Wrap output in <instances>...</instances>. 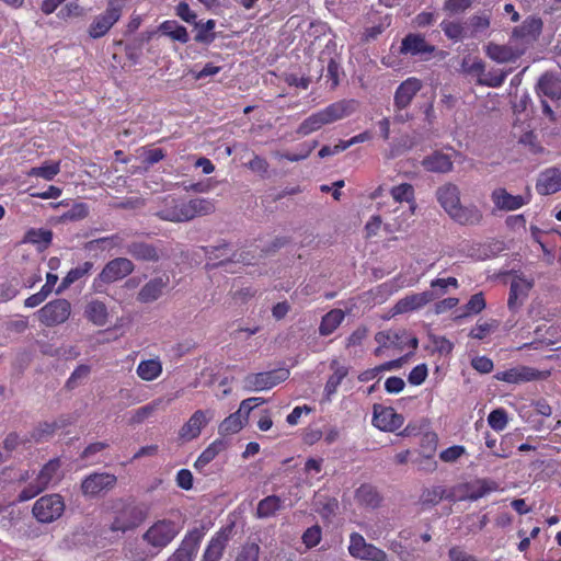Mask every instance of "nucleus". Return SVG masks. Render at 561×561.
Segmentation results:
<instances>
[{
	"instance_id": "nucleus-60",
	"label": "nucleus",
	"mask_w": 561,
	"mask_h": 561,
	"mask_svg": "<svg viewBox=\"0 0 561 561\" xmlns=\"http://www.w3.org/2000/svg\"><path fill=\"white\" fill-rule=\"evenodd\" d=\"M175 14L184 22L188 23V24H195L196 23V19H197V14L191 10L190 5L187 2L185 1H181L178 3V5L175 7Z\"/></svg>"
},
{
	"instance_id": "nucleus-64",
	"label": "nucleus",
	"mask_w": 561,
	"mask_h": 561,
	"mask_svg": "<svg viewBox=\"0 0 561 561\" xmlns=\"http://www.w3.org/2000/svg\"><path fill=\"white\" fill-rule=\"evenodd\" d=\"M260 547L256 543L244 546L236 561H259Z\"/></svg>"
},
{
	"instance_id": "nucleus-46",
	"label": "nucleus",
	"mask_w": 561,
	"mask_h": 561,
	"mask_svg": "<svg viewBox=\"0 0 561 561\" xmlns=\"http://www.w3.org/2000/svg\"><path fill=\"white\" fill-rule=\"evenodd\" d=\"M390 194L394 202L402 203L407 202L410 204L412 211L415 209V191L412 184L410 183H401L391 187Z\"/></svg>"
},
{
	"instance_id": "nucleus-5",
	"label": "nucleus",
	"mask_w": 561,
	"mask_h": 561,
	"mask_svg": "<svg viewBox=\"0 0 561 561\" xmlns=\"http://www.w3.org/2000/svg\"><path fill=\"white\" fill-rule=\"evenodd\" d=\"M127 0H107L106 9L96 15L88 28L91 38H101L117 23L123 14Z\"/></svg>"
},
{
	"instance_id": "nucleus-54",
	"label": "nucleus",
	"mask_w": 561,
	"mask_h": 561,
	"mask_svg": "<svg viewBox=\"0 0 561 561\" xmlns=\"http://www.w3.org/2000/svg\"><path fill=\"white\" fill-rule=\"evenodd\" d=\"M302 542L307 548H313L318 546L322 539V530L319 525H313L307 528L302 534Z\"/></svg>"
},
{
	"instance_id": "nucleus-50",
	"label": "nucleus",
	"mask_w": 561,
	"mask_h": 561,
	"mask_svg": "<svg viewBox=\"0 0 561 561\" xmlns=\"http://www.w3.org/2000/svg\"><path fill=\"white\" fill-rule=\"evenodd\" d=\"M122 238L118 234L98 238L84 243L83 249L87 251L105 250L107 247H116L121 243Z\"/></svg>"
},
{
	"instance_id": "nucleus-62",
	"label": "nucleus",
	"mask_w": 561,
	"mask_h": 561,
	"mask_svg": "<svg viewBox=\"0 0 561 561\" xmlns=\"http://www.w3.org/2000/svg\"><path fill=\"white\" fill-rule=\"evenodd\" d=\"M375 340L381 347L397 346L401 343L399 332H378Z\"/></svg>"
},
{
	"instance_id": "nucleus-52",
	"label": "nucleus",
	"mask_w": 561,
	"mask_h": 561,
	"mask_svg": "<svg viewBox=\"0 0 561 561\" xmlns=\"http://www.w3.org/2000/svg\"><path fill=\"white\" fill-rule=\"evenodd\" d=\"M485 299L482 293H477L470 297L463 306V316H472L480 313L485 308Z\"/></svg>"
},
{
	"instance_id": "nucleus-40",
	"label": "nucleus",
	"mask_w": 561,
	"mask_h": 561,
	"mask_svg": "<svg viewBox=\"0 0 561 561\" xmlns=\"http://www.w3.org/2000/svg\"><path fill=\"white\" fill-rule=\"evenodd\" d=\"M345 313L341 309H332L327 312L320 322L319 334L328 336L332 334L343 322Z\"/></svg>"
},
{
	"instance_id": "nucleus-49",
	"label": "nucleus",
	"mask_w": 561,
	"mask_h": 561,
	"mask_svg": "<svg viewBox=\"0 0 561 561\" xmlns=\"http://www.w3.org/2000/svg\"><path fill=\"white\" fill-rule=\"evenodd\" d=\"M318 146V141L313 140L310 144L304 142L299 146V152L293 153V152H276L275 157L279 159H285L290 162H297L307 159L311 152L316 149Z\"/></svg>"
},
{
	"instance_id": "nucleus-59",
	"label": "nucleus",
	"mask_w": 561,
	"mask_h": 561,
	"mask_svg": "<svg viewBox=\"0 0 561 561\" xmlns=\"http://www.w3.org/2000/svg\"><path fill=\"white\" fill-rule=\"evenodd\" d=\"M507 77V72L502 70L489 71L484 79L480 80V83L491 88H500Z\"/></svg>"
},
{
	"instance_id": "nucleus-17",
	"label": "nucleus",
	"mask_w": 561,
	"mask_h": 561,
	"mask_svg": "<svg viewBox=\"0 0 561 561\" xmlns=\"http://www.w3.org/2000/svg\"><path fill=\"white\" fill-rule=\"evenodd\" d=\"M422 88V81L415 77H410L402 81L396 89L393 95L394 111L401 112L408 108Z\"/></svg>"
},
{
	"instance_id": "nucleus-8",
	"label": "nucleus",
	"mask_w": 561,
	"mask_h": 561,
	"mask_svg": "<svg viewBox=\"0 0 561 561\" xmlns=\"http://www.w3.org/2000/svg\"><path fill=\"white\" fill-rule=\"evenodd\" d=\"M60 467L61 461L59 458H53L48 462H46L39 470L35 480L28 483L20 492L18 496L19 502L30 501L37 496L38 494H41L42 492H44L55 479Z\"/></svg>"
},
{
	"instance_id": "nucleus-18",
	"label": "nucleus",
	"mask_w": 561,
	"mask_h": 561,
	"mask_svg": "<svg viewBox=\"0 0 561 561\" xmlns=\"http://www.w3.org/2000/svg\"><path fill=\"white\" fill-rule=\"evenodd\" d=\"M213 417L214 412L211 410H196L180 428L179 437L184 442H191L197 438L202 430Z\"/></svg>"
},
{
	"instance_id": "nucleus-19",
	"label": "nucleus",
	"mask_w": 561,
	"mask_h": 561,
	"mask_svg": "<svg viewBox=\"0 0 561 561\" xmlns=\"http://www.w3.org/2000/svg\"><path fill=\"white\" fill-rule=\"evenodd\" d=\"M371 422L375 427L383 432H394L403 425L404 419L391 407L375 404Z\"/></svg>"
},
{
	"instance_id": "nucleus-51",
	"label": "nucleus",
	"mask_w": 561,
	"mask_h": 561,
	"mask_svg": "<svg viewBox=\"0 0 561 561\" xmlns=\"http://www.w3.org/2000/svg\"><path fill=\"white\" fill-rule=\"evenodd\" d=\"M508 423L507 413L504 409L499 408L490 412L488 424L495 432H502Z\"/></svg>"
},
{
	"instance_id": "nucleus-42",
	"label": "nucleus",
	"mask_w": 561,
	"mask_h": 561,
	"mask_svg": "<svg viewBox=\"0 0 561 561\" xmlns=\"http://www.w3.org/2000/svg\"><path fill=\"white\" fill-rule=\"evenodd\" d=\"M53 241V231L49 229H35L31 228L26 231L23 242L32 243L38 247L39 250H46Z\"/></svg>"
},
{
	"instance_id": "nucleus-28",
	"label": "nucleus",
	"mask_w": 561,
	"mask_h": 561,
	"mask_svg": "<svg viewBox=\"0 0 561 561\" xmlns=\"http://www.w3.org/2000/svg\"><path fill=\"white\" fill-rule=\"evenodd\" d=\"M169 284V277H154L146 283L137 295V300L142 304L153 302L159 299Z\"/></svg>"
},
{
	"instance_id": "nucleus-41",
	"label": "nucleus",
	"mask_w": 561,
	"mask_h": 561,
	"mask_svg": "<svg viewBox=\"0 0 561 561\" xmlns=\"http://www.w3.org/2000/svg\"><path fill=\"white\" fill-rule=\"evenodd\" d=\"M138 377L145 381H152L162 374V363L159 358L141 360L136 369Z\"/></svg>"
},
{
	"instance_id": "nucleus-33",
	"label": "nucleus",
	"mask_w": 561,
	"mask_h": 561,
	"mask_svg": "<svg viewBox=\"0 0 561 561\" xmlns=\"http://www.w3.org/2000/svg\"><path fill=\"white\" fill-rule=\"evenodd\" d=\"M227 447L228 442L225 438L220 437L215 439L201 453L198 458L195 460V469L202 470L203 468H205L209 462H211L217 457V455L226 450Z\"/></svg>"
},
{
	"instance_id": "nucleus-43",
	"label": "nucleus",
	"mask_w": 561,
	"mask_h": 561,
	"mask_svg": "<svg viewBox=\"0 0 561 561\" xmlns=\"http://www.w3.org/2000/svg\"><path fill=\"white\" fill-rule=\"evenodd\" d=\"M538 89L540 93L551 100L561 99V80L552 75H543L539 79Z\"/></svg>"
},
{
	"instance_id": "nucleus-25",
	"label": "nucleus",
	"mask_w": 561,
	"mask_h": 561,
	"mask_svg": "<svg viewBox=\"0 0 561 561\" xmlns=\"http://www.w3.org/2000/svg\"><path fill=\"white\" fill-rule=\"evenodd\" d=\"M462 488L466 490V494L459 500L477 501L486 494L496 491L499 484L490 479H477L472 482L465 483Z\"/></svg>"
},
{
	"instance_id": "nucleus-10",
	"label": "nucleus",
	"mask_w": 561,
	"mask_h": 561,
	"mask_svg": "<svg viewBox=\"0 0 561 561\" xmlns=\"http://www.w3.org/2000/svg\"><path fill=\"white\" fill-rule=\"evenodd\" d=\"M287 368H277L270 371L252 373L244 377V389L248 391H263L272 389L289 378Z\"/></svg>"
},
{
	"instance_id": "nucleus-7",
	"label": "nucleus",
	"mask_w": 561,
	"mask_h": 561,
	"mask_svg": "<svg viewBox=\"0 0 561 561\" xmlns=\"http://www.w3.org/2000/svg\"><path fill=\"white\" fill-rule=\"evenodd\" d=\"M146 518L147 512L140 505L123 503L121 507L115 510L110 529L126 533L140 526Z\"/></svg>"
},
{
	"instance_id": "nucleus-37",
	"label": "nucleus",
	"mask_w": 561,
	"mask_h": 561,
	"mask_svg": "<svg viewBox=\"0 0 561 561\" xmlns=\"http://www.w3.org/2000/svg\"><path fill=\"white\" fill-rule=\"evenodd\" d=\"M355 500L362 506L376 508L380 505L381 496L374 485L365 483L355 491Z\"/></svg>"
},
{
	"instance_id": "nucleus-47",
	"label": "nucleus",
	"mask_w": 561,
	"mask_h": 561,
	"mask_svg": "<svg viewBox=\"0 0 561 561\" xmlns=\"http://www.w3.org/2000/svg\"><path fill=\"white\" fill-rule=\"evenodd\" d=\"M245 422L240 417V412H234L228 415L218 426L220 436L231 435L239 433Z\"/></svg>"
},
{
	"instance_id": "nucleus-44",
	"label": "nucleus",
	"mask_w": 561,
	"mask_h": 561,
	"mask_svg": "<svg viewBox=\"0 0 561 561\" xmlns=\"http://www.w3.org/2000/svg\"><path fill=\"white\" fill-rule=\"evenodd\" d=\"M194 26L197 28V33L194 36V41L198 44L210 45L217 37L214 32L216 27V21L213 19L206 22L196 21Z\"/></svg>"
},
{
	"instance_id": "nucleus-48",
	"label": "nucleus",
	"mask_w": 561,
	"mask_h": 561,
	"mask_svg": "<svg viewBox=\"0 0 561 561\" xmlns=\"http://www.w3.org/2000/svg\"><path fill=\"white\" fill-rule=\"evenodd\" d=\"M60 172V162H44L41 167H34L28 171L30 176L43 178L51 181Z\"/></svg>"
},
{
	"instance_id": "nucleus-16",
	"label": "nucleus",
	"mask_w": 561,
	"mask_h": 561,
	"mask_svg": "<svg viewBox=\"0 0 561 561\" xmlns=\"http://www.w3.org/2000/svg\"><path fill=\"white\" fill-rule=\"evenodd\" d=\"M117 478L108 472H93L87 476L81 482V492L85 497H96L103 492L112 490Z\"/></svg>"
},
{
	"instance_id": "nucleus-38",
	"label": "nucleus",
	"mask_w": 561,
	"mask_h": 561,
	"mask_svg": "<svg viewBox=\"0 0 561 561\" xmlns=\"http://www.w3.org/2000/svg\"><path fill=\"white\" fill-rule=\"evenodd\" d=\"M330 368L333 370V374L329 376L324 386V392L328 398L337 391L339 386L348 375V368L346 366L340 365L336 359L331 362Z\"/></svg>"
},
{
	"instance_id": "nucleus-30",
	"label": "nucleus",
	"mask_w": 561,
	"mask_h": 561,
	"mask_svg": "<svg viewBox=\"0 0 561 561\" xmlns=\"http://www.w3.org/2000/svg\"><path fill=\"white\" fill-rule=\"evenodd\" d=\"M421 163L426 171L434 173H448L454 167L450 156L442 151H434L432 154L426 156Z\"/></svg>"
},
{
	"instance_id": "nucleus-56",
	"label": "nucleus",
	"mask_w": 561,
	"mask_h": 561,
	"mask_svg": "<svg viewBox=\"0 0 561 561\" xmlns=\"http://www.w3.org/2000/svg\"><path fill=\"white\" fill-rule=\"evenodd\" d=\"M497 327L496 321L491 322H478L470 331L469 336L476 340L485 339L495 328Z\"/></svg>"
},
{
	"instance_id": "nucleus-20",
	"label": "nucleus",
	"mask_w": 561,
	"mask_h": 561,
	"mask_svg": "<svg viewBox=\"0 0 561 561\" xmlns=\"http://www.w3.org/2000/svg\"><path fill=\"white\" fill-rule=\"evenodd\" d=\"M529 197L513 195L504 187H496L491 193V201L494 208L501 211H514L529 203Z\"/></svg>"
},
{
	"instance_id": "nucleus-34",
	"label": "nucleus",
	"mask_w": 561,
	"mask_h": 561,
	"mask_svg": "<svg viewBox=\"0 0 561 561\" xmlns=\"http://www.w3.org/2000/svg\"><path fill=\"white\" fill-rule=\"evenodd\" d=\"M158 31L171 38L174 42L186 44L190 41V35L185 26L181 25L175 20H165L159 26Z\"/></svg>"
},
{
	"instance_id": "nucleus-24",
	"label": "nucleus",
	"mask_w": 561,
	"mask_h": 561,
	"mask_svg": "<svg viewBox=\"0 0 561 561\" xmlns=\"http://www.w3.org/2000/svg\"><path fill=\"white\" fill-rule=\"evenodd\" d=\"M485 54L490 59L504 64L518 59L524 54V48L490 43L485 48Z\"/></svg>"
},
{
	"instance_id": "nucleus-11",
	"label": "nucleus",
	"mask_w": 561,
	"mask_h": 561,
	"mask_svg": "<svg viewBox=\"0 0 561 561\" xmlns=\"http://www.w3.org/2000/svg\"><path fill=\"white\" fill-rule=\"evenodd\" d=\"M543 22L539 16L529 15L520 25L515 26L512 30L511 42L516 44L517 47L526 48L535 43L542 32Z\"/></svg>"
},
{
	"instance_id": "nucleus-22",
	"label": "nucleus",
	"mask_w": 561,
	"mask_h": 561,
	"mask_svg": "<svg viewBox=\"0 0 561 561\" xmlns=\"http://www.w3.org/2000/svg\"><path fill=\"white\" fill-rule=\"evenodd\" d=\"M531 288V280H528L523 276L514 277L510 286V294L507 299V306L510 310H517L523 305V301L527 298Z\"/></svg>"
},
{
	"instance_id": "nucleus-15",
	"label": "nucleus",
	"mask_w": 561,
	"mask_h": 561,
	"mask_svg": "<svg viewBox=\"0 0 561 561\" xmlns=\"http://www.w3.org/2000/svg\"><path fill=\"white\" fill-rule=\"evenodd\" d=\"M435 50L436 47L430 44L423 34L408 33L401 41L399 53L428 60Z\"/></svg>"
},
{
	"instance_id": "nucleus-31",
	"label": "nucleus",
	"mask_w": 561,
	"mask_h": 561,
	"mask_svg": "<svg viewBox=\"0 0 561 561\" xmlns=\"http://www.w3.org/2000/svg\"><path fill=\"white\" fill-rule=\"evenodd\" d=\"M85 319L98 327H103L108 321L107 306L100 299L90 300L83 312Z\"/></svg>"
},
{
	"instance_id": "nucleus-53",
	"label": "nucleus",
	"mask_w": 561,
	"mask_h": 561,
	"mask_svg": "<svg viewBox=\"0 0 561 561\" xmlns=\"http://www.w3.org/2000/svg\"><path fill=\"white\" fill-rule=\"evenodd\" d=\"M88 215L89 206L85 203H75L71 208L61 216V219L78 221L87 218Z\"/></svg>"
},
{
	"instance_id": "nucleus-39",
	"label": "nucleus",
	"mask_w": 561,
	"mask_h": 561,
	"mask_svg": "<svg viewBox=\"0 0 561 561\" xmlns=\"http://www.w3.org/2000/svg\"><path fill=\"white\" fill-rule=\"evenodd\" d=\"M94 264L90 261H85L82 264H79L78 266L71 268L66 276L62 278L60 285L58 286L56 293L60 294L65 289H67L69 286H71L77 280L83 278L84 276L89 275L91 271L93 270Z\"/></svg>"
},
{
	"instance_id": "nucleus-2",
	"label": "nucleus",
	"mask_w": 561,
	"mask_h": 561,
	"mask_svg": "<svg viewBox=\"0 0 561 561\" xmlns=\"http://www.w3.org/2000/svg\"><path fill=\"white\" fill-rule=\"evenodd\" d=\"M215 211V204L209 198H167L164 207L158 213L163 220L172 222H185L196 217L207 216Z\"/></svg>"
},
{
	"instance_id": "nucleus-27",
	"label": "nucleus",
	"mask_w": 561,
	"mask_h": 561,
	"mask_svg": "<svg viewBox=\"0 0 561 561\" xmlns=\"http://www.w3.org/2000/svg\"><path fill=\"white\" fill-rule=\"evenodd\" d=\"M538 376V370L526 366H519L499 371L495 375V378L507 383H522L535 380Z\"/></svg>"
},
{
	"instance_id": "nucleus-3",
	"label": "nucleus",
	"mask_w": 561,
	"mask_h": 561,
	"mask_svg": "<svg viewBox=\"0 0 561 561\" xmlns=\"http://www.w3.org/2000/svg\"><path fill=\"white\" fill-rule=\"evenodd\" d=\"M357 107L355 100H340L305 118L298 126L296 133L300 136H308L324 125L332 124L352 115Z\"/></svg>"
},
{
	"instance_id": "nucleus-57",
	"label": "nucleus",
	"mask_w": 561,
	"mask_h": 561,
	"mask_svg": "<svg viewBox=\"0 0 561 561\" xmlns=\"http://www.w3.org/2000/svg\"><path fill=\"white\" fill-rule=\"evenodd\" d=\"M440 27L449 39L457 42L463 37V27L459 22L443 21Z\"/></svg>"
},
{
	"instance_id": "nucleus-4",
	"label": "nucleus",
	"mask_w": 561,
	"mask_h": 561,
	"mask_svg": "<svg viewBox=\"0 0 561 561\" xmlns=\"http://www.w3.org/2000/svg\"><path fill=\"white\" fill-rule=\"evenodd\" d=\"M180 525L168 518L158 519L142 535V540L151 548L161 551L180 534Z\"/></svg>"
},
{
	"instance_id": "nucleus-9",
	"label": "nucleus",
	"mask_w": 561,
	"mask_h": 561,
	"mask_svg": "<svg viewBox=\"0 0 561 561\" xmlns=\"http://www.w3.org/2000/svg\"><path fill=\"white\" fill-rule=\"evenodd\" d=\"M65 512V502L59 494H46L41 496L33 505L34 517L43 524H49L58 519Z\"/></svg>"
},
{
	"instance_id": "nucleus-23",
	"label": "nucleus",
	"mask_w": 561,
	"mask_h": 561,
	"mask_svg": "<svg viewBox=\"0 0 561 561\" xmlns=\"http://www.w3.org/2000/svg\"><path fill=\"white\" fill-rule=\"evenodd\" d=\"M229 529H220L209 540L202 561H220L229 541Z\"/></svg>"
},
{
	"instance_id": "nucleus-58",
	"label": "nucleus",
	"mask_w": 561,
	"mask_h": 561,
	"mask_svg": "<svg viewBox=\"0 0 561 561\" xmlns=\"http://www.w3.org/2000/svg\"><path fill=\"white\" fill-rule=\"evenodd\" d=\"M264 402L265 400L259 397L244 399L241 401L237 412H240V417L247 423L251 411Z\"/></svg>"
},
{
	"instance_id": "nucleus-26",
	"label": "nucleus",
	"mask_w": 561,
	"mask_h": 561,
	"mask_svg": "<svg viewBox=\"0 0 561 561\" xmlns=\"http://www.w3.org/2000/svg\"><path fill=\"white\" fill-rule=\"evenodd\" d=\"M70 424V421L65 417L53 422L39 423L26 437L27 442L42 443L48 440L57 430L64 428Z\"/></svg>"
},
{
	"instance_id": "nucleus-36",
	"label": "nucleus",
	"mask_w": 561,
	"mask_h": 561,
	"mask_svg": "<svg viewBox=\"0 0 561 561\" xmlns=\"http://www.w3.org/2000/svg\"><path fill=\"white\" fill-rule=\"evenodd\" d=\"M283 507L284 501L279 496L268 495L257 503L255 516L260 519L270 518L275 516Z\"/></svg>"
},
{
	"instance_id": "nucleus-21",
	"label": "nucleus",
	"mask_w": 561,
	"mask_h": 561,
	"mask_svg": "<svg viewBox=\"0 0 561 561\" xmlns=\"http://www.w3.org/2000/svg\"><path fill=\"white\" fill-rule=\"evenodd\" d=\"M437 298L436 291L425 290L407 295L394 305L396 313H405L419 310Z\"/></svg>"
},
{
	"instance_id": "nucleus-35",
	"label": "nucleus",
	"mask_w": 561,
	"mask_h": 561,
	"mask_svg": "<svg viewBox=\"0 0 561 561\" xmlns=\"http://www.w3.org/2000/svg\"><path fill=\"white\" fill-rule=\"evenodd\" d=\"M127 252L138 261L157 262L160 257L154 245L141 241L129 243Z\"/></svg>"
},
{
	"instance_id": "nucleus-45",
	"label": "nucleus",
	"mask_w": 561,
	"mask_h": 561,
	"mask_svg": "<svg viewBox=\"0 0 561 561\" xmlns=\"http://www.w3.org/2000/svg\"><path fill=\"white\" fill-rule=\"evenodd\" d=\"M205 536L204 527H195L186 533L179 548H184V552L194 557L197 553L198 547Z\"/></svg>"
},
{
	"instance_id": "nucleus-29",
	"label": "nucleus",
	"mask_w": 561,
	"mask_h": 561,
	"mask_svg": "<svg viewBox=\"0 0 561 561\" xmlns=\"http://www.w3.org/2000/svg\"><path fill=\"white\" fill-rule=\"evenodd\" d=\"M536 187L537 191L543 195H550L561 191V169L550 168L541 172Z\"/></svg>"
},
{
	"instance_id": "nucleus-12",
	"label": "nucleus",
	"mask_w": 561,
	"mask_h": 561,
	"mask_svg": "<svg viewBox=\"0 0 561 561\" xmlns=\"http://www.w3.org/2000/svg\"><path fill=\"white\" fill-rule=\"evenodd\" d=\"M348 553L364 561H390L386 551L368 543L359 533L355 531L350 535Z\"/></svg>"
},
{
	"instance_id": "nucleus-63",
	"label": "nucleus",
	"mask_w": 561,
	"mask_h": 561,
	"mask_svg": "<svg viewBox=\"0 0 561 561\" xmlns=\"http://www.w3.org/2000/svg\"><path fill=\"white\" fill-rule=\"evenodd\" d=\"M472 4V0H445L444 10L450 14L465 12Z\"/></svg>"
},
{
	"instance_id": "nucleus-32",
	"label": "nucleus",
	"mask_w": 561,
	"mask_h": 561,
	"mask_svg": "<svg viewBox=\"0 0 561 561\" xmlns=\"http://www.w3.org/2000/svg\"><path fill=\"white\" fill-rule=\"evenodd\" d=\"M455 501L453 492H449L442 485L425 488L421 495L419 503L422 507H432L437 505L442 500Z\"/></svg>"
},
{
	"instance_id": "nucleus-6",
	"label": "nucleus",
	"mask_w": 561,
	"mask_h": 561,
	"mask_svg": "<svg viewBox=\"0 0 561 561\" xmlns=\"http://www.w3.org/2000/svg\"><path fill=\"white\" fill-rule=\"evenodd\" d=\"M135 270L134 263L126 257H115L108 261L100 274L93 279L92 288L102 291L103 285L112 284L130 275Z\"/></svg>"
},
{
	"instance_id": "nucleus-55",
	"label": "nucleus",
	"mask_w": 561,
	"mask_h": 561,
	"mask_svg": "<svg viewBox=\"0 0 561 561\" xmlns=\"http://www.w3.org/2000/svg\"><path fill=\"white\" fill-rule=\"evenodd\" d=\"M467 454L465 446L454 445L439 453V459L443 462L453 463Z\"/></svg>"
},
{
	"instance_id": "nucleus-13",
	"label": "nucleus",
	"mask_w": 561,
	"mask_h": 561,
	"mask_svg": "<svg viewBox=\"0 0 561 561\" xmlns=\"http://www.w3.org/2000/svg\"><path fill=\"white\" fill-rule=\"evenodd\" d=\"M348 553L364 561H390L386 551L368 543L359 533L355 531L350 535Z\"/></svg>"
},
{
	"instance_id": "nucleus-1",
	"label": "nucleus",
	"mask_w": 561,
	"mask_h": 561,
	"mask_svg": "<svg viewBox=\"0 0 561 561\" xmlns=\"http://www.w3.org/2000/svg\"><path fill=\"white\" fill-rule=\"evenodd\" d=\"M436 198L442 208L458 225L477 226L483 220L482 211L473 204L462 205L460 190L456 184L446 183L436 190Z\"/></svg>"
},
{
	"instance_id": "nucleus-14",
	"label": "nucleus",
	"mask_w": 561,
	"mask_h": 561,
	"mask_svg": "<svg viewBox=\"0 0 561 561\" xmlns=\"http://www.w3.org/2000/svg\"><path fill=\"white\" fill-rule=\"evenodd\" d=\"M71 313V304L65 298L54 299L37 311L38 320L46 327L66 322Z\"/></svg>"
},
{
	"instance_id": "nucleus-61",
	"label": "nucleus",
	"mask_w": 561,
	"mask_h": 561,
	"mask_svg": "<svg viewBox=\"0 0 561 561\" xmlns=\"http://www.w3.org/2000/svg\"><path fill=\"white\" fill-rule=\"evenodd\" d=\"M427 375V366L425 364H419L410 371L408 381L413 386H420L425 381Z\"/></svg>"
}]
</instances>
